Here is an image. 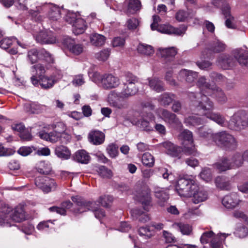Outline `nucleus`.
Here are the masks:
<instances>
[{"label": "nucleus", "mask_w": 248, "mask_h": 248, "mask_svg": "<svg viewBox=\"0 0 248 248\" xmlns=\"http://www.w3.org/2000/svg\"><path fill=\"white\" fill-rule=\"evenodd\" d=\"M138 52L140 54L150 56L154 53V49L152 46L145 44H140L137 47Z\"/></svg>", "instance_id": "4c0bfd02"}, {"label": "nucleus", "mask_w": 248, "mask_h": 248, "mask_svg": "<svg viewBox=\"0 0 248 248\" xmlns=\"http://www.w3.org/2000/svg\"><path fill=\"white\" fill-rule=\"evenodd\" d=\"M235 60L232 56L227 54L220 55L217 60L218 65L223 69H230L235 64Z\"/></svg>", "instance_id": "9b49d317"}, {"label": "nucleus", "mask_w": 248, "mask_h": 248, "mask_svg": "<svg viewBox=\"0 0 248 248\" xmlns=\"http://www.w3.org/2000/svg\"><path fill=\"white\" fill-rule=\"evenodd\" d=\"M107 153L111 158H115L118 155V146L114 143H111L107 146L106 148Z\"/></svg>", "instance_id": "3c124183"}, {"label": "nucleus", "mask_w": 248, "mask_h": 248, "mask_svg": "<svg viewBox=\"0 0 248 248\" xmlns=\"http://www.w3.org/2000/svg\"><path fill=\"white\" fill-rule=\"evenodd\" d=\"M36 41L42 44H48L55 43L56 39L52 33L42 32L36 36Z\"/></svg>", "instance_id": "aec40b11"}, {"label": "nucleus", "mask_w": 248, "mask_h": 248, "mask_svg": "<svg viewBox=\"0 0 248 248\" xmlns=\"http://www.w3.org/2000/svg\"><path fill=\"white\" fill-rule=\"evenodd\" d=\"M194 13L188 14L187 12L184 10L179 11L175 15V18L176 20L179 21H184L188 17H192L194 16Z\"/></svg>", "instance_id": "6e6d98bb"}, {"label": "nucleus", "mask_w": 248, "mask_h": 248, "mask_svg": "<svg viewBox=\"0 0 248 248\" xmlns=\"http://www.w3.org/2000/svg\"><path fill=\"white\" fill-rule=\"evenodd\" d=\"M131 213L134 217L138 219L140 222L142 223H146L150 219V217L148 214L138 208L132 209Z\"/></svg>", "instance_id": "cd10ccee"}, {"label": "nucleus", "mask_w": 248, "mask_h": 248, "mask_svg": "<svg viewBox=\"0 0 248 248\" xmlns=\"http://www.w3.org/2000/svg\"><path fill=\"white\" fill-rule=\"evenodd\" d=\"M40 58V50H38L36 48H32L28 50L27 58L31 64L37 62Z\"/></svg>", "instance_id": "c9c22d12"}, {"label": "nucleus", "mask_w": 248, "mask_h": 248, "mask_svg": "<svg viewBox=\"0 0 248 248\" xmlns=\"http://www.w3.org/2000/svg\"><path fill=\"white\" fill-rule=\"evenodd\" d=\"M48 16L50 20L55 21L61 17V10L57 6H52L50 8L48 13Z\"/></svg>", "instance_id": "a19ab883"}, {"label": "nucleus", "mask_w": 248, "mask_h": 248, "mask_svg": "<svg viewBox=\"0 0 248 248\" xmlns=\"http://www.w3.org/2000/svg\"><path fill=\"white\" fill-rule=\"evenodd\" d=\"M9 217L13 221L20 222L25 219V212L22 207H17L13 213H10Z\"/></svg>", "instance_id": "a878e982"}, {"label": "nucleus", "mask_w": 248, "mask_h": 248, "mask_svg": "<svg viewBox=\"0 0 248 248\" xmlns=\"http://www.w3.org/2000/svg\"><path fill=\"white\" fill-rule=\"evenodd\" d=\"M155 196L161 202H165L169 200V194L163 190H157L155 192Z\"/></svg>", "instance_id": "13d9d810"}, {"label": "nucleus", "mask_w": 248, "mask_h": 248, "mask_svg": "<svg viewBox=\"0 0 248 248\" xmlns=\"http://www.w3.org/2000/svg\"><path fill=\"white\" fill-rule=\"evenodd\" d=\"M221 10L224 17H228V16L232 15L231 12V7L227 2H224L222 4Z\"/></svg>", "instance_id": "338daca9"}, {"label": "nucleus", "mask_w": 248, "mask_h": 248, "mask_svg": "<svg viewBox=\"0 0 248 248\" xmlns=\"http://www.w3.org/2000/svg\"><path fill=\"white\" fill-rule=\"evenodd\" d=\"M90 158V156L88 153L84 150H78L73 155V159L75 161L82 164H88Z\"/></svg>", "instance_id": "bb28decb"}, {"label": "nucleus", "mask_w": 248, "mask_h": 248, "mask_svg": "<svg viewBox=\"0 0 248 248\" xmlns=\"http://www.w3.org/2000/svg\"><path fill=\"white\" fill-rule=\"evenodd\" d=\"M228 127L235 131H241L248 127V114L244 110L235 113L231 118Z\"/></svg>", "instance_id": "39448f33"}, {"label": "nucleus", "mask_w": 248, "mask_h": 248, "mask_svg": "<svg viewBox=\"0 0 248 248\" xmlns=\"http://www.w3.org/2000/svg\"><path fill=\"white\" fill-rule=\"evenodd\" d=\"M125 82L124 84H136L138 82V78L131 73H127L125 75Z\"/></svg>", "instance_id": "69168bd1"}, {"label": "nucleus", "mask_w": 248, "mask_h": 248, "mask_svg": "<svg viewBox=\"0 0 248 248\" xmlns=\"http://www.w3.org/2000/svg\"><path fill=\"white\" fill-rule=\"evenodd\" d=\"M55 154L58 157L64 160L68 159L71 156V152L69 149L63 145L56 146L55 149Z\"/></svg>", "instance_id": "393cba45"}, {"label": "nucleus", "mask_w": 248, "mask_h": 248, "mask_svg": "<svg viewBox=\"0 0 248 248\" xmlns=\"http://www.w3.org/2000/svg\"><path fill=\"white\" fill-rule=\"evenodd\" d=\"M12 209L9 207H4L0 211V225H2L7 221L10 218L9 214Z\"/></svg>", "instance_id": "c03bdc74"}, {"label": "nucleus", "mask_w": 248, "mask_h": 248, "mask_svg": "<svg viewBox=\"0 0 248 248\" xmlns=\"http://www.w3.org/2000/svg\"><path fill=\"white\" fill-rule=\"evenodd\" d=\"M37 170L39 173L43 175H48L51 171V168L44 163L41 164L40 167H39Z\"/></svg>", "instance_id": "0e129e2a"}, {"label": "nucleus", "mask_w": 248, "mask_h": 248, "mask_svg": "<svg viewBox=\"0 0 248 248\" xmlns=\"http://www.w3.org/2000/svg\"><path fill=\"white\" fill-rule=\"evenodd\" d=\"M179 137L181 140L184 141H187L191 145V147H185L184 153L186 155H196L197 150L195 146L192 145L193 143L192 133L187 129H185L180 134Z\"/></svg>", "instance_id": "0eeeda50"}, {"label": "nucleus", "mask_w": 248, "mask_h": 248, "mask_svg": "<svg viewBox=\"0 0 248 248\" xmlns=\"http://www.w3.org/2000/svg\"><path fill=\"white\" fill-rule=\"evenodd\" d=\"M197 189V184L191 179L182 178L178 180L175 190L180 196L190 197L192 192Z\"/></svg>", "instance_id": "20e7f679"}, {"label": "nucleus", "mask_w": 248, "mask_h": 248, "mask_svg": "<svg viewBox=\"0 0 248 248\" xmlns=\"http://www.w3.org/2000/svg\"><path fill=\"white\" fill-rule=\"evenodd\" d=\"M236 236L239 238H244L248 235V229L244 226L239 227L235 232Z\"/></svg>", "instance_id": "e2e57ef3"}, {"label": "nucleus", "mask_w": 248, "mask_h": 248, "mask_svg": "<svg viewBox=\"0 0 248 248\" xmlns=\"http://www.w3.org/2000/svg\"><path fill=\"white\" fill-rule=\"evenodd\" d=\"M31 71L32 73V76H36L38 78L45 76L46 70L44 64L39 63L32 66L31 67Z\"/></svg>", "instance_id": "72a5a7b5"}, {"label": "nucleus", "mask_w": 248, "mask_h": 248, "mask_svg": "<svg viewBox=\"0 0 248 248\" xmlns=\"http://www.w3.org/2000/svg\"><path fill=\"white\" fill-rule=\"evenodd\" d=\"M200 137L207 139L212 138L214 135L213 134L212 130L205 126H201L197 129V131Z\"/></svg>", "instance_id": "de8ad7c7"}, {"label": "nucleus", "mask_w": 248, "mask_h": 248, "mask_svg": "<svg viewBox=\"0 0 248 248\" xmlns=\"http://www.w3.org/2000/svg\"><path fill=\"white\" fill-rule=\"evenodd\" d=\"M226 45L218 39L213 40L209 43L208 49L214 53H219L225 50Z\"/></svg>", "instance_id": "4be33fe9"}, {"label": "nucleus", "mask_w": 248, "mask_h": 248, "mask_svg": "<svg viewBox=\"0 0 248 248\" xmlns=\"http://www.w3.org/2000/svg\"><path fill=\"white\" fill-rule=\"evenodd\" d=\"M134 194L135 200L142 204L144 210L148 211L152 201L151 191L148 186L145 185H136Z\"/></svg>", "instance_id": "f03ea898"}, {"label": "nucleus", "mask_w": 248, "mask_h": 248, "mask_svg": "<svg viewBox=\"0 0 248 248\" xmlns=\"http://www.w3.org/2000/svg\"><path fill=\"white\" fill-rule=\"evenodd\" d=\"M113 198L109 195H102L99 197L98 202L103 207L108 208L112 203Z\"/></svg>", "instance_id": "a18cd8bd"}, {"label": "nucleus", "mask_w": 248, "mask_h": 248, "mask_svg": "<svg viewBox=\"0 0 248 248\" xmlns=\"http://www.w3.org/2000/svg\"><path fill=\"white\" fill-rule=\"evenodd\" d=\"M101 83L104 89L108 90L117 87L120 81L118 77L111 74H106L102 76Z\"/></svg>", "instance_id": "1a4fd4ad"}, {"label": "nucleus", "mask_w": 248, "mask_h": 248, "mask_svg": "<svg viewBox=\"0 0 248 248\" xmlns=\"http://www.w3.org/2000/svg\"><path fill=\"white\" fill-rule=\"evenodd\" d=\"M72 27L73 33L75 35H79L83 33L86 30V22L83 19L78 18L73 23Z\"/></svg>", "instance_id": "b1692460"}, {"label": "nucleus", "mask_w": 248, "mask_h": 248, "mask_svg": "<svg viewBox=\"0 0 248 248\" xmlns=\"http://www.w3.org/2000/svg\"><path fill=\"white\" fill-rule=\"evenodd\" d=\"M211 93H213V95L216 97L218 102L220 103H224L226 102L227 97L223 91L219 87H217L216 85H213L211 93Z\"/></svg>", "instance_id": "c756f323"}, {"label": "nucleus", "mask_w": 248, "mask_h": 248, "mask_svg": "<svg viewBox=\"0 0 248 248\" xmlns=\"http://www.w3.org/2000/svg\"><path fill=\"white\" fill-rule=\"evenodd\" d=\"M149 85L151 89L156 92H161L164 90L163 83L158 78H154L149 79Z\"/></svg>", "instance_id": "2f4dec72"}, {"label": "nucleus", "mask_w": 248, "mask_h": 248, "mask_svg": "<svg viewBox=\"0 0 248 248\" xmlns=\"http://www.w3.org/2000/svg\"><path fill=\"white\" fill-rule=\"evenodd\" d=\"M31 128L29 129V128H25V129L22 131L20 134H19L18 135L22 140L25 141L31 140L32 139V136L31 134Z\"/></svg>", "instance_id": "052dcab7"}, {"label": "nucleus", "mask_w": 248, "mask_h": 248, "mask_svg": "<svg viewBox=\"0 0 248 248\" xmlns=\"http://www.w3.org/2000/svg\"><path fill=\"white\" fill-rule=\"evenodd\" d=\"M205 123L204 120L197 115H192L186 118L185 123L187 126H198Z\"/></svg>", "instance_id": "7c9ffc66"}, {"label": "nucleus", "mask_w": 248, "mask_h": 248, "mask_svg": "<svg viewBox=\"0 0 248 248\" xmlns=\"http://www.w3.org/2000/svg\"><path fill=\"white\" fill-rule=\"evenodd\" d=\"M73 202L78 206L77 208L73 210L75 213H82L83 212L91 211L94 209L96 202L95 201H89L84 198L76 195L71 197Z\"/></svg>", "instance_id": "423d86ee"}, {"label": "nucleus", "mask_w": 248, "mask_h": 248, "mask_svg": "<svg viewBox=\"0 0 248 248\" xmlns=\"http://www.w3.org/2000/svg\"><path fill=\"white\" fill-rule=\"evenodd\" d=\"M32 84L35 86H41L43 89L51 88L54 85V82L50 76H43L37 78L36 76L33 75L31 78Z\"/></svg>", "instance_id": "6e6552de"}, {"label": "nucleus", "mask_w": 248, "mask_h": 248, "mask_svg": "<svg viewBox=\"0 0 248 248\" xmlns=\"http://www.w3.org/2000/svg\"><path fill=\"white\" fill-rule=\"evenodd\" d=\"M142 164L149 168H151L154 166L155 158L154 156L149 153H144L142 156Z\"/></svg>", "instance_id": "79ce46f5"}, {"label": "nucleus", "mask_w": 248, "mask_h": 248, "mask_svg": "<svg viewBox=\"0 0 248 248\" xmlns=\"http://www.w3.org/2000/svg\"><path fill=\"white\" fill-rule=\"evenodd\" d=\"M139 24V20L136 18H130L126 22L127 27L129 30H135Z\"/></svg>", "instance_id": "680f3d73"}, {"label": "nucleus", "mask_w": 248, "mask_h": 248, "mask_svg": "<svg viewBox=\"0 0 248 248\" xmlns=\"http://www.w3.org/2000/svg\"><path fill=\"white\" fill-rule=\"evenodd\" d=\"M36 149L33 146H22L19 148L17 153L23 156H26L30 155L33 151H35Z\"/></svg>", "instance_id": "5fc2aeb1"}, {"label": "nucleus", "mask_w": 248, "mask_h": 248, "mask_svg": "<svg viewBox=\"0 0 248 248\" xmlns=\"http://www.w3.org/2000/svg\"><path fill=\"white\" fill-rule=\"evenodd\" d=\"M97 172L103 178H110L112 176V171L105 166H100L98 168Z\"/></svg>", "instance_id": "09e8293b"}, {"label": "nucleus", "mask_w": 248, "mask_h": 248, "mask_svg": "<svg viewBox=\"0 0 248 248\" xmlns=\"http://www.w3.org/2000/svg\"><path fill=\"white\" fill-rule=\"evenodd\" d=\"M125 1L127 3L126 15H134L140 10L141 7L140 0H125Z\"/></svg>", "instance_id": "f3484780"}, {"label": "nucleus", "mask_w": 248, "mask_h": 248, "mask_svg": "<svg viewBox=\"0 0 248 248\" xmlns=\"http://www.w3.org/2000/svg\"><path fill=\"white\" fill-rule=\"evenodd\" d=\"M155 123V118L152 113H147V116L142 117L138 121V124H140V127L146 131H153L154 126L151 124L154 125Z\"/></svg>", "instance_id": "f8f14e48"}, {"label": "nucleus", "mask_w": 248, "mask_h": 248, "mask_svg": "<svg viewBox=\"0 0 248 248\" xmlns=\"http://www.w3.org/2000/svg\"><path fill=\"white\" fill-rule=\"evenodd\" d=\"M214 167L220 171H226L232 169L230 160L226 157L222 158L219 161L216 163Z\"/></svg>", "instance_id": "c85d7f7f"}, {"label": "nucleus", "mask_w": 248, "mask_h": 248, "mask_svg": "<svg viewBox=\"0 0 248 248\" xmlns=\"http://www.w3.org/2000/svg\"><path fill=\"white\" fill-rule=\"evenodd\" d=\"M240 202L238 195L236 193H232L225 196L222 200L223 205L227 208L231 209L236 207Z\"/></svg>", "instance_id": "4468645a"}, {"label": "nucleus", "mask_w": 248, "mask_h": 248, "mask_svg": "<svg viewBox=\"0 0 248 248\" xmlns=\"http://www.w3.org/2000/svg\"><path fill=\"white\" fill-rule=\"evenodd\" d=\"M242 154L236 153L233 155L230 161L232 166L233 168L241 167L244 161Z\"/></svg>", "instance_id": "58836bf2"}, {"label": "nucleus", "mask_w": 248, "mask_h": 248, "mask_svg": "<svg viewBox=\"0 0 248 248\" xmlns=\"http://www.w3.org/2000/svg\"><path fill=\"white\" fill-rule=\"evenodd\" d=\"M172 227L173 229L180 231L184 235H189L192 232L191 227L187 224L174 223L172 225Z\"/></svg>", "instance_id": "473e14b6"}, {"label": "nucleus", "mask_w": 248, "mask_h": 248, "mask_svg": "<svg viewBox=\"0 0 248 248\" xmlns=\"http://www.w3.org/2000/svg\"><path fill=\"white\" fill-rule=\"evenodd\" d=\"M110 55V50L108 49H105L95 54V57L99 61H106Z\"/></svg>", "instance_id": "bf43d9fd"}, {"label": "nucleus", "mask_w": 248, "mask_h": 248, "mask_svg": "<svg viewBox=\"0 0 248 248\" xmlns=\"http://www.w3.org/2000/svg\"><path fill=\"white\" fill-rule=\"evenodd\" d=\"M118 94L114 91L110 92L108 96V101L110 105L119 109H125L128 107V102L118 97Z\"/></svg>", "instance_id": "9d476101"}, {"label": "nucleus", "mask_w": 248, "mask_h": 248, "mask_svg": "<svg viewBox=\"0 0 248 248\" xmlns=\"http://www.w3.org/2000/svg\"><path fill=\"white\" fill-rule=\"evenodd\" d=\"M150 226H146L145 227H140L139 229V234L141 236H144L145 239L151 238L154 234L153 230H151Z\"/></svg>", "instance_id": "49530a36"}, {"label": "nucleus", "mask_w": 248, "mask_h": 248, "mask_svg": "<svg viewBox=\"0 0 248 248\" xmlns=\"http://www.w3.org/2000/svg\"><path fill=\"white\" fill-rule=\"evenodd\" d=\"M180 78L184 79L188 83H192L198 78V74L196 72L192 70L182 69L179 73Z\"/></svg>", "instance_id": "a211bd4d"}, {"label": "nucleus", "mask_w": 248, "mask_h": 248, "mask_svg": "<svg viewBox=\"0 0 248 248\" xmlns=\"http://www.w3.org/2000/svg\"><path fill=\"white\" fill-rule=\"evenodd\" d=\"M235 60L242 66L248 67V51L243 49H237L233 52Z\"/></svg>", "instance_id": "2eb2a0df"}, {"label": "nucleus", "mask_w": 248, "mask_h": 248, "mask_svg": "<svg viewBox=\"0 0 248 248\" xmlns=\"http://www.w3.org/2000/svg\"><path fill=\"white\" fill-rule=\"evenodd\" d=\"M157 54L161 57L162 61L166 64L165 67L168 69L170 64V47L159 48Z\"/></svg>", "instance_id": "6ab92c4d"}, {"label": "nucleus", "mask_w": 248, "mask_h": 248, "mask_svg": "<svg viewBox=\"0 0 248 248\" xmlns=\"http://www.w3.org/2000/svg\"><path fill=\"white\" fill-rule=\"evenodd\" d=\"M88 138L90 143L95 145H99L104 142L105 135L101 131L93 130L89 133Z\"/></svg>", "instance_id": "ddd939ff"}, {"label": "nucleus", "mask_w": 248, "mask_h": 248, "mask_svg": "<svg viewBox=\"0 0 248 248\" xmlns=\"http://www.w3.org/2000/svg\"><path fill=\"white\" fill-rule=\"evenodd\" d=\"M189 99L191 105L198 110H202V113L207 118L221 126L226 124V120L223 116L218 113L212 112L214 104L207 96L202 95L200 93L197 94L191 93L189 94Z\"/></svg>", "instance_id": "f257e3e1"}, {"label": "nucleus", "mask_w": 248, "mask_h": 248, "mask_svg": "<svg viewBox=\"0 0 248 248\" xmlns=\"http://www.w3.org/2000/svg\"><path fill=\"white\" fill-rule=\"evenodd\" d=\"M106 38L104 36L98 34H93L90 37L91 43L95 46H101L105 44Z\"/></svg>", "instance_id": "ea45409f"}, {"label": "nucleus", "mask_w": 248, "mask_h": 248, "mask_svg": "<svg viewBox=\"0 0 248 248\" xmlns=\"http://www.w3.org/2000/svg\"><path fill=\"white\" fill-rule=\"evenodd\" d=\"M213 140L218 146L226 150H234L237 147L235 138L225 131L214 134Z\"/></svg>", "instance_id": "7ed1b4c3"}, {"label": "nucleus", "mask_w": 248, "mask_h": 248, "mask_svg": "<svg viewBox=\"0 0 248 248\" xmlns=\"http://www.w3.org/2000/svg\"><path fill=\"white\" fill-rule=\"evenodd\" d=\"M186 27L184 25H181L179 28H173L171 27V34H174L176 35H183L186 30Z\"/></svg>", "instance_id": "774afa93"}, {"label": "nucleus", "mask_w": 248, "mask_h": 248, "mask_svg": "<svg viewBox=\"0 0 248 248\" xmlns=\"http://www.w3.org/2000/svg\"><path fill=\"white\" fill-rule=\"evenodd\" d=\"M123 85L121 94L124 97L127 98L133 96L138 92V88L135 84H123Z\"/></svg>", "instance_id": "5701e85b"}, {"label": "nucleus", "mask_w": 248, "mask_h": 248, "mask_svg": "<svg viewBox=\"0 0 248 248\" xmlns=\"http://www.w3.org/2000/svg\"><path fill=\"white\" fill-rule=\"evenodd\" d=\"M230 234L229 233H219L217 234V237H218L219 240H217L216 238H214L211 242V246L212 248H222V245L221 243V241L223 240L221 236H222L224 239L226 238L228 236H229Z\"/></svg>", "instance_id": "37998d69"}, {"label": "nucleus", "mask_w": 248, "mask_h": 248, "mask_svg": "<svg viewBox=\"0 0 248 248\" xmlns=\"http://www.w3.org/2000/svg\"><path fill=\"white\" fill-rule=\"evenodd\" d=\"M40 58L48 63H53L55 62L53 55L45 49L40 50Z\"/></svg>", "instance_id": "603ef678"}, {"label": "nucleus", "mask_w": 248, "mask_h": 248, "mask_svg": "<svg viewBox=\"0 0 248 248\" xmlns=\"http://www.w3.org/2000/svg\"><path fill=\"white\" fill-rule=\"evenodd\" d=\"M192 202L195 204H198L201 202L206 201L208 198L207 191L202 188H200L197 185V189L192 192Z\"/></svg>", "instance_id": "dca6fc26"}, {"label": "nucleus", "mask_w": 248, "mask_h": 248, "mask_svg": "<svg viewBox=\"0 0 248 248\" xmlns=\"http://www.w3.org/2000/svg\"><path fill=\"white\" fill-rule=\"evenodd\" d=\"M16 40V38L13 37L3 38L0 41V47L4 49H8Z\"/></svg>", "instance_id": "8fccbe9b"}, {"label": "nucleus", "mask_w": 248, "mask_h": 248, "mask_svg": "<svg viewBox=\"0 0 248 248\" xmlns=\"http://www.w3.org/2000/svg\"><path fill=\"white\" fill-rule=\"evenodd\" d=\"M201 178L204 181L208 182L211 181L212 175L211 170L208 168H204L200 174Z\"/></svg>", "instance_id": "864d4df0"}, {"label": "nucleus", "mask_w": 248, "mask_h": 248, "mask_svg": "<svg viewBox=\"0 0 248 248\" xmlns=\"http://www.w3.org/2000/svg\"><path fill=\"white\" fill-rule=\"evenodd\" d=\"M46 178L48 177L46 176H38L35 179V184L37 187L41 189L45 193H48L49 188L46 186Z\"/></svg>", "instance_id": "f704fd0d"}, {"label": "nucleus", "mask_w": 248, "mask_h": 248, "mask_svg": "<svg viewBox=\"0 0 248 248\" xmlns=\"http://www.w3.org/2000/svg\"><path fill=\"white\" fill-rule=\"evenodd\" d=\"M215 233L213 231L206 232L202 235L200 241L202 244H207L214 238Z\"/></svg>", "instance_id": "4d7b16f0"}, {"label": "nucleus", "mask_w": 248, "mask_h": 248, "mask_svg": "<svg viewBox=\"0 0 248 248\" xmlns=\"http://www.w3.org/2000/svg\"><path fill=\"white\" fill-rule=\"evenodd\" d=\"M216 186L222 190H230L231 186L229 181L225 177L218 176L215 179Z\"/></svg>", "instance_id": "e433bc0d"}, {"label": "nucleus", "mask_w": 248, "mask_h": 248, "mask_svg": "<svg viewBox=\"0 0 248 248\" xmlns=\"http://www.w3.org/2000/svg\"><path fill=\"white\" fill-rule=\"evenodd\" d=\"M197 85L200 87V88L202 90V93H201L202 95H205L203 94L204 93H207L208 95H210L211 93V91L212 90V87L213 85H210L209 83L206 81V78L204 77H200L197 82ZM191 93H189L190 94ZM195 94H197V93H195ZM189 97V95H188Z\"/></svg>", "instance_id": "412c9836"}]
</instances>
